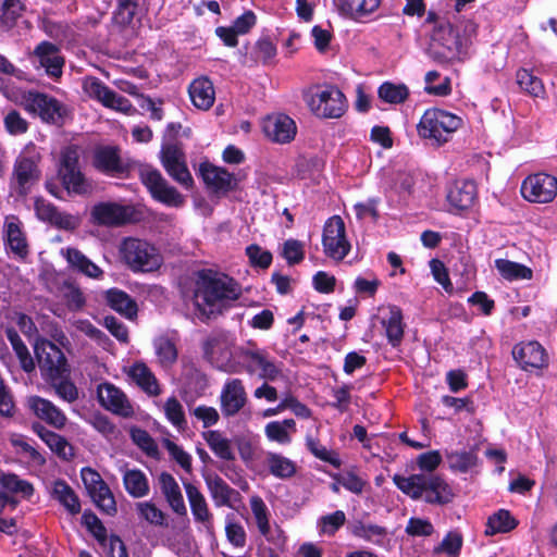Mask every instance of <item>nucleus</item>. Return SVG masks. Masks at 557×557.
I'll return each instance as SVG.
<instances>
[{
  "instance_id": "nucleus-1",
  "label": "nucleus",
  "mask_w": 557,
  "mask_h": 557,
  "mask_svg": "<svg viewBox=\"0 0 557 557\" xmlns=\"http://www.w3.org/2000/svg\"><path fill=\"white\" fill-rule=\"evenodd\" d=\"M395 485L413 500H423L430 505L444 506L454 498L449 484L436 473H414L409 476L395 474Z\"/></svg>"
},
{
  "instance_id": "nucleus-2",
  "label": "nucleus",
  "mask_w": 557,
  "mask_h": 557,
  "mask_svg": "<svg viewBox=\"0 0 557 557\" xmlns=\"http://www.w3.org/2000/svg\"><path fill=\"white\" fill-rule=\"evenodd\" d=\"M242 294L239 285L225 274H202L195 292L196 306L209 319L214 307L225 301H234Z\"/></svg>"
},
{
  "instance_id": "nucleus-3",
  "label": "nucleus",
  "mask_w": 557,
  "mask_h": 557,
  "mask_svg": "<svg viewBox=\"0 0 557 557\" xmlns=\"http://www.w3.org/2000/svg\"><path fill=\"white\" fill-rule=\"evenodd\" d=\"M121 260L133 272L157 271L163 263L159 250L144 239L127 237L122 240L119 247Z\"/></svg>"
},
{
  "instance_id": "nucleus-4",
  "label": "nucleus",
  "mask_w": 557,
  "mask_h": 557,
  "mask_svg": "<svg viewBox=\"0 0 557 557\" xmlns=\"http://www.w3.org/2000/svg\"><path fill=\"white\" fill-rule=\"evenodd\" d=\"M428 54L438 64L461 60V40L448 21H442L434 26Z\"/></svg>"
},
{
  "instance_id": "nucleus-5",
  "label": "nucleus",
  "mask_w": 557,
  "mask_h": 557,
  "mask_svg": "<svg viewBox=\"0 0 557 557\" xmlns=\"http://www.w3.org/2000/svg\"><path fill=\"white\" fill-rule=\"evenodd\" d=\"M304 99L313 114L324 119H338L347 109L345 95L335 86H315L304 94Z\"/></svg>"
},
{
  "instance_id": "nucleus-6",
  "label": "nucleus",
  "mask_w": 557,
  "mask_h": 557,
  "mask_svg": "<svg viewBox=\"0 0 557 557\" xmlns=\"http://www.w3.org/2000/svg\"><path fill=\"white\" fill-rule=\"evenodd\" d=\"M462 125V119L448 111L432 108L426 110L418 124V134L437 145L448 141L449 136Z\"/></svg>"
},
{
  "instance_id": "nucleus-7",
  "label": "nucleus",
  "mask_w": 557,
  "mask_h": 557,
  "mask_svg": "<svg viewBox=\"0 0 557 557\" xmlns=\"http://www.w3.org/2000/svg\"><path fill=\"white\" fill-rule=\"evenodd\" d=\"M35 354L45 380H59L69 374L63 351L52 342L41 338L35 344Z\"/></svg>"
},
{
  "instance_id": "nucleus-8",
  "label": "nucleus",
  "mask_w": 557,
  "mask_h": 557,
  "mask_svg": "<svg viewBox=\"0 0 557 557\" xmlns=\"http://www.w3.org/2000/svg\"><path fill=\"white\" fill-rule=\"evenodd\" d=\"M322 246L325 256L335 261H342L350 251L345 223L339 215H333L325 222Z\"/></svg>"
},
{
  "instance_id": "nucleus-9",
  "label": "nucleus",
  "mask_w": 557,
  "mask_h": 557,
  "mask_svg": "<svg viewBox=\"0 0 557 557\" xmlns=\"http://www.w3.org/2000/svg\"><path fill=\"white\" fill-rule=\"evenodd\" d=\"M238 357L243 360L244 369L249 375L257 374L264 381H276L283 376L280 364L262 349L240 348Z\"/></svg>"
},
{
  "instance_id": "nucleus-10",
  "label": "nucleus",
  "mask_w": 557,
  "mask_h": 557,
  "mask_svg": "<svg viewBox=\"0 0 557 557\" xmlns=\"http://www.w3.org/2000/svg\"><path fill=\"white\" fill-rule=\"evenodd\" d=\"M139 176L153 199L169 207L177 208L183 206L184 197L175 187L169 185L160 171L150 166H145L140 170Z\"/></svg>"
},
{
  "instance_id": "nucleus-11",
  "label": "nucleus",
  "mask_w": 557,
  "mask_h": 557,
  "mask_svg": "<svg viewBox=\"0 0 557 557\" xmlns=\"http://www.w3.org/2000/svg\"><path fill=\"white\" fill-rule=\"evenodd\" d=\"M81 476L96 506L109 516L117 511L115 498L100 474L91 468H83Z\"/></svg>"
},
{
  "instance_id": "nucleus-12",
  "label": "nucleus",
  "mask_w": 557,
  "mask_h": 557,
  "mask_svg": "<svg viewBox=\"0 0 557 557\" xmlns=\"http://www.w3.org/2000/svg\"><path fill=\"white\" fill-rule=\"evenodd\" d=\"M83 89L88 97L99 101L106 108L123 113L135 111V108L127 98L110 89L97 77H85L83 81Z\"/></svg>"
},
{
  "instance_id": "nucleus-13",
  "label": "nucleus",
  "mask_w": 557,
  "mask_h": 557,
  "mask_svg": "<svg viewBox=\"0 0 557 557\" xmlns=\"http://www.w3.org/2000/svg\"><path fill=\"white\" fill-rule=\"evenodd\" d=\"M521 194L530 202H552L557 196V177L546 173L529 175L522 182Z\"/></svg>"
},
{
  "instance_id": "nucleus-14",
  "label": "nucleus",
  "mask_w": 557,
  "mask_h": 557,
  "mask_svg": "<svg viewBox=\"0 0 557 557\" xmlns=\"http://www.w3.org/2000/svg\"><path fill=\"white\" fill-rule=\"evenodd\" d=\"M90 216L97 225L122 226L135 220V209L133 206L117 202H99L91 208Z\"/></svg>"
},
{
  "instance_id": "nucleus-15",
  "label": "nucleus",
  "mask_w": 557,
  "mask_h": 557,
  "mask_svg": "<svg viewBox=\"0 0 557 557\" xmlns=\"http://www.w3.org/2000/svg\"><path fill=\"white\" fill-rule=\"evenodd\" d=\"M160 153L162 165L168 174L184 187H191L193 177L187 169L182 148L177 144H164Z\"/></svg>"
},
{
  "instance_id": "nucleus-16",
  "label": "nucleus",
  "mask_w": 557,
  "mask_h": 557,
  "mask_svg": "<svg viewBox=\"0 0 557 557\" xmlns=\"http://www.w3.org/2000/svg\"><path fill=\"white\" fill-rule=\"evenodd\" d=\"M97 397L99 404L104 409L117 416L131 418L134 414V408L125 393L112 383L104 382L99 384Z\"/></svg>"
},
{
  "instance_id": "nucleus-17",
  "label": "nucleus",
  "mask_w": 557,
  "mask_h": 557,
  "mask_svg": "<svg viewBox=\"0 0 557 557\" xmlns=\"http://www.w3.org/2000/svg\"><path fill=\"white\" fill-rule=\"evenodd\" d=\"M248 401V396L240 379H228L220 394V409L225 418L236 416Z\"/></svg>"
},
{
  "instance_id": "nucleus-18",
  "label": "nucleus",
  "mask_w": 557,
  "mask_h": 557,
  "mask_svg": "<svg viewBox=\"0 0 557 557\" xmlns=\"http://www.w3.org/2000/svg\"><path fill=\"white\" fill-rule=\"evenodd\" d=\"M27 106L42 121L52 124H59L66 113L65 107L59 100L41 92H29Z\"/></svg>"
},
{
  "instance_id": "nucleus-19",
  "label": "nucleus",
  "mask_w": 557,
  "mask_h": 557,
  "mask_svg": "<svg viewBox=\"0 0 557 557\" xmlns=\"http://www.w3.org/2000/svg\"><path fill=\"white\" fill-rule=\"evenodd\" d=\"M32 58L38 66L45 69L48 76L58 78L62 75L64 58L57 45L50 41H41L34 49Z\"/></svg>"
},
{
  "instance_id": "nucleus-20",
  "label": "nucleus",
  "mask_w": 557,
  "mask_h": 557,
  "mask_svg": "<svg viewBox=\"0 0 557 557\" xmlns=\"http://www.w3.org/2000/svg\"><path fill=\"white\" fill-rule=\"evenodd\" d=\"M264 135L272 141L286 144L294 139L297 127L293 119L286 114H273L263 120Z\"/></svg>"
},
{
  "instance_id": "nucleus-21",
  "label": "nucleus",
  "mask_w": 557,
  "mask_h": 557,
  "mask_svg": "<svg viewBox=\"0 0 557 557\" xmlns=\"http://www.w3.org/2000/svg\"><path fill=\"white\" fill-rule=\"evenodd\" d=\"M193 517L196 522L201 523L207 532H213V515L205 495L190 482H183Z\"/></svg>"
},
{
  "instance_id": "nucleus-22",
  "label": "nucleus",
  "mask_w": 557,
  "mask_h": 557,
  "mask_svg": "<svg viewBox=\"0 0 557 557\" xmlns=\"http://www.w3.org/2000/svg\"><path fill=\"white\" fill-rule=\"evenodd\" d=\"M512 356L524 370L539 369L547 363L546 351L537 342L517 344L512 349Z\"/></svg>"
},
{
  "instance_id": "nucleus-23",
  "label": "nucleus",
  "mask_w": 557,
  "mask_h": 557,
  "mask_svg": "<svg viewBox=\"0 0 557 557\" xmlns=\"http://www.w3.org/2000/svg\"><path fill=\"white\" fill-rule=\"evenodd\" d=\"M40 173L36 162L27 157L21 156L14 166V182L12 188L16 194L23 196L39 180Z\"/></svg>"
},
{
  "instance_id": "nucleus-24",
  "label": "nucleus",
  "mask_w": 557,
  "mask_h": 557,
  "mask_svg": "<svg viewBox=\"0 0 557 557\" xmlns=\"http://www.w3.org/2000/svg\"><path fill=\"white\" fill-rule=\"evenodd\" d=\"M27 406L33 413L47 424L62 429L66 423V416L52 401L40 396H30Z\"/></svg>"
},
{
  "instance_id": "nucleus-25",
  "label": "nucleus",
  "mask_w": 557,
  "mask_h": 557,
  "mask_svg": "<svg viewBox=\"0 0 557 557\" xmlns=\"http://www.w3.org/2000/svg\"><path fill=\"white\" fill-rule=\"evenodd\" d=\"M200 175L206 185L215 191H230L236 187V181L225 169L203 162L199 166Z\"/></svg>"
},
{
  "instance_id": "nucleus-26",
  "label": "nucleus",
  "mask_w": 557,
  "mask_h": 557,
  "mask_svg": "<svg viewBox=\"0 0 557 557\" xmlns=\"http://www.w3.org/2000/svg\"><path fill=\"white\" fill-rule=\"evenodd\" d=\"M334 10L344 18L359 21L372 14L380 0H332Z\"/></svg>"
},
{
  "instance_id": "nucleus-27",
  "label": "nucleus",
  "mask_w": 557,
  "mask_h": 557,
  "mask_svg": "<svg viewBox=\"0 0 557 557\" xmlns=\"http://www.w3.org/2000/svg\"><path fill=\"white\" fill-rule=\"evenodd\" d=\"M116 147H100L95 151L94 165L102 173L109 175H122L127 171V166L121 160Z\"/></svg>"
},
{
  "instance_id": "nucleus-28",
  "label": "nucleus",
  "mask_w": 557,
  "mask_h": 557,
  "mask_svg": "<svg viewBox=\"0 0 557 557\" xmlns=\"http://www.w3.org/2000/svg\"><path fill=\"white\" fill-rule=\"evenodd\" d=\"M476 199V185L470 180L456 181L448 190L447 200L457 210L469 209Z\"/></svg>"
},
{
  "instance_id": "nucleus-29",
  "label": "nucleus",
  "mask_w": 557,
  "mask_h": 557,
  "mask_svg": "<svg viewBox=\"0 0 557 557\" xmlns=\"http://www.w3.org/2000/svg\"><path fill=\"white\" fill-rule=\"evenodd\" d=\"M159 483L161 492L172 510L180 516H185L187 508L181 487L174 476L171 473L162 472L159 475Z\"/></svg>"
},
{
  "instance_id": "nucleus-30",
  "label": "nucleus",
  "mask_w": 557,
  "mask_h": 557,
  "mask_svg": "<svg viewBox=\"0 0 557 557\" xmlns=\"http://www.w3.org/2000/svg\"><path fill=\"white\" fill-rule=\"evenodd\" d=\"M62 255L66 259L70 267L90 278L100 280L103 276V271L100 267L94 263L87 256H85L77 248L69 247L62 249Z\"/></svg>"
},
{
  "instance_id": "nucleus-31",
  "label": "nucleus",
  "mask_w": 557,
  "mask_h": 557,
  "mask_svg": "<svg viewBox=\"0 0 557 557\" xmlns=\"http://www.w3.org/2000/svg\"><path fill=\"white\" fill-rule=\"evenodd\" d=\"M193 104L200 110H209L215 100L213 83L207 77L195 79L188 88Z\"/></svg>"
},
{
  "instance_id": "nucleus-32",
  "label": "nucleus",
  "mask_w": 557,
  "mask_h": 557,
  "mask_svg": "<svg viewBox=\"0 0 557 557\" xmlns=\"http://www.w3.org/2000/svg\"><path fill=\"white\" fill-rule=\"evenodd\" d=\"M5 227L9 251L18 259H25L28 255V244L21 222L14 216L7 218Z\"/></svg>"
},
{
  "instance_id": "nucleus-33",
  "label": "nucleus",
  "mask_w": 557,
  "mask_h": 557,
  "mask_svg": "<svg viewBox=\"0 0 557 557\" xmlns=\"http://www.w3.org/2000/svg\"><path fill=\"white\" fill-rule=\"evenodd\" d=\"M107 305L126 319L133 320L137 317L138 307L136 301L124 290L110 288L106 292Z\"/></svg>"
},
{
  "instance_id": "nucleus-34",
  "label": "nucleus",
  "mask_w": 557,
  "mask_h": 557,
  "mask_svg": "<svg viewBox=\"0 0 557 557\" xmlns=\"http://www.w3.org/2000/svg\"><path fill=\"white\" fill-rule=\"evenodd\" d=\"M228 339L224 333L213 334L202 343L203 358L220 370H225L223 362L216 357L218 352L230 356Z\"/></svg>"
},
{
  "instance_id": "nucleus-35",
  "label": "nucleus",
  "mask_w": 557,
  "mask_h": 557,
  "mask_svg": "<svg viewBox=\"0 0 557 557\" xmlns=\"http://www.w3.org/2000/svg\"><path fill=\"white\" fill-rule=\"evenodd\" d=\"M128 376L146 393L152 396L160 394L158 381L144 362H135L127 372Z\"/></svg>"
},
{
  "instance_id": "nucleus-36",
  "label": "nucleus",
  "mask_w": 557,
  "mask_h": 557,
  "mask_svg": "<svg viewBox=\"0 0 557 557\" xmlns=\"http://www.w3.org/2000/svg\"><path fill=\"white\" fill-rule=\"evenodd\" d=\"M385 327V334L388 343L393 347H397L404 337V323L403 312L397 306L389 307V315L387 319L382 320Z\"/></svg>"
},
{
  "instance_id": "nucleus-37",
  "label": "nucleus",
  "mask_w": 557,
  "mask_h": 557,
  "mask_svg": "<svg viewBox=\"0 0 557 557\" xmlns=\"http://www.w3.org/2000/svg\"><path fill=\"white\" fill-rule=\"evenodd\" d=\"M52 496L57 499L71 515L81 511V503L74 490L63 480L55 481L52 488Z\"/></svg>"
},
{
  "instance_id": "nucleus-38",
  "label": "nucleus",
  "mask_w": 557,
  "mask_h": 557,
  "mask_svg": "<svg viewBox=\"0 0 557 557\" xmlns=\"http://www.w3.org/2000/svg\"><path fill=\"white\" fill-rule=\"evenodd\" d=\"M202 436L216 457L226 461L235 459L231 441L223 436L220 431H207L203 432Z\"/></svg>"
},
{
  "instance_id": "nucleus-39",
  "label": "nucleus",
  "mask_w": 557,
  "mask_h": 557,
  "mask_svg": "<svg viewBox=\"0 0 557 557\" xmlns=\"http://www.w3.org/2000/svg\"><path fill=\"white\" fill-rule=\"evenodd\" d=\"M123 484L126 492L135 498L144 497L149 493L148 479L146 474L138 469L125 470Z\"/></svg>"
},
{
  "instance_id": "nucleus-40",
  "label": "nucleus",
  "mask_w": 557,
  "mask_h": 557,
  "mask_svg": "<svg viewBox=\"0 0 557 557\" xmlns=\"http://www.w3.org/2000/svg\"><path fill=\"white\" fill-rule=\"evenodd\" d=\"M265 463L270 473L278 479H289L296 473V463L281 454L268 453Z\"/></svg>"
},
{
  "instance_id": "nucleus-41",
  "label": "nucleus",
  "mask_w": 557,
  "mask_h": 557,
  "mask_svg": "<svg viewBox=\"0 0 557 557\" xmlns=\"http://www.w3.org/2000/svg\"><path fill=\"white\" fill-rule=\"evenodd\" d=\"M518 525V521L506 509H499L491 515L486 522L485 534L495 535L497 533H507Z\"/></svg>"
},
{
  "instance_id": "nucleus-42",
  "label": "nucleus",
  "mask_w": 557,
  "mask_h": 557,
  "mask_svg": "<svg viewBox=\"0 0 557 557\" xmlns=\"http://www.w3.org/2000/svg\"><path fill=\"white\" fill-rule=\"evenodd\" d=\"M495 268L508 281L531 280L533 272L530 268L507 259H496Z\"/></svg>"
},
{
  "instance_id": "nucleus-43",
  "label": "nucleus",
  "mask_w": 557,
  "mask_h": 557,
  "mask_svg": "<svg viewBox=\"0 0 557 557\" xmlns=\"http://www.w3.org/2000/svg\"><path fill=\"white\" fill-rule=\"evenodd\" d=\"M153 348L159 363L163 368L172 367L178 357V351L175 343L166 337L160 336L153 341Z\"/></svg>"
},
{
  "instance_id": "nucleus-44",
  "label": "nucleus",
  "mask_w": 557,
  "mask_h": 557,
  "mask_svg": "<svg viewBox=\"0 0 557 557\" xmlns=\"http://www.w3.org/2000/svg\"><path fill=\"white\" fill-rule=\"evenodd\" d=\"M350 532L354 536L363 539L374 544H382L383 539L386 536V529L376 524H364L361 521H356L350 527Z\"/></svg>"
},
{
  "instance_id": "nucleus-45",
  "label": "nucleus",
  "mask_w": 557,
  "mask_h": 557,
  "mask_svg": "<svg viewBox=\"0 0 557 557\" xmlns=\"http://www.w3.org/2000/svg\"><path fill=\"white\" fill-rule=\"evenodd\" d=\"M5 333L20 360L21 367L24 371L32 372L35 369V362L28 351V348L14 329H7Z\"/></svg>"
},
{
  "instance_id": "nucleus-46",
  "label": "nucleus",
  "mask_w": 557,
  "mask_h": 557,
  "mask_svg": "<svg viewBox=\"0 0 557 557\" xmlns=\"http://www.w3.org/2000/svg\"><path fill=\"white\" fill-rule=\"evenodd\" d=\"M250 508L255 517L259 532L269 539L271 527L269 521V509L260 496L250 498Z\"/></svg>"
},
{
  "instance_id": "nucleus-47",
  "label": "nucleus",
  "mask_w": 557,
  "mask_h": 557,
  "mask_svg": "<svg viewBox=\"0 0 557 557\" xmlns=\"http://www.w3.org/2000/svg\"><path fill=\"white\" fill-rule=\"evenodd\" d=\"M517 83L523 91L533 97H543L545 95V88L541 78L525 69L518 70Z\"/></svg>"
},
{
  "instance_id": "nucleus-48",
  "label": "nucleus",
  "mask_w": 557,
  "mask_h": 557,
  "mask_svg": "<svg viewBox=\"0 0 557 557\" xmlns=\"http://www.w3.org/2000/svg\"><path fill=\"white\" fill-rule=\"evenodd\" d=\"M463 544V537L458 531H449L442 542L433 548V554H446L449 557H458Z\"/></svg>"
},
{
  "instance_id": "nucleus-49",
  "label": "nucleus",
  "mask_w": 557,
  "mask_h": 557,
  "mask_svg": "<svg viewBox=\"0 0 557 557\" xmlns=\"http://www.w3.org/2000/svg\"><path fill=\"white\" fill-rule=\"evenodd\" d=\"M2 490L22 498H29L34 493V487L28 481L13 473L2 474Z\"/></svg>"
},
{
  "instance_id": "nucleus-50",
  "label": "nucleus",
  "mask_w": 557,
  "mask_h": 557,
  "mask_svg": "<svg viewBox=\"0 0 557 557\" xmlns=\"http://www.w3.org/2000/svg\"><path fill=\"white\" fill-rule=\"evenodd\" d=\"M379 97L387 103H401L408 96L409 90L404 84L383 83L377 90Z\"/></svg>"
},
{
  "instance_id": "nucleus-51",
  "label": "nucleus",
  "mask_w": 557,
  "mask_h": 557,
  "mask_svg": "<svg viewBox=\"0 0 557 557\" xmlns=\"http://www.w3.org/2000/svg\"><path fill=\"white\" fill-rule=\"evenodd\" d=\"M62 296L70 311H81L86 305L83 290L74 283L65 282L63 284Z\"/></svg>"
},
{
  "instance_id": "nucleus-52",
  "label": "nucleus",
  "mask_w": 557,
  "mask_h": 557,
  "mask_svg": "<svg viewBox=\"0 0 557 557\" xmlns=\"http://www.w3.org/2000/svg\"><path fill=\"white\" fill-rule=\"evenodd\" d=\"M211 496L216 506H228L235 491L220 476H215L209 483Z\"/></svg>"
},
{
  "instance_id": "nucleus-53",
  "label": "nucleus",
  "mask_w": 557,
  "mask_h": 557,
  "mask_svg": "<svg viewBox=\"0 0 557 557\" xmlns=\"http://www.w3.org/2000/svg\"><path fill=\"white\" fill-rule=\"evenodd\" d=\"M46 436L48 437L45 438L44 442L60 458L64 460H70L75 456L73 446L66 441L65 437L61 436L55 432H52L51 434H46Z\"/></svg>"
},
{
  "instance_id": "nucleus-54",
  "label": "nucleus",
  "mask_w": 557,
  "mask_h": 557,
  "mask_svg": "<svg viewBox=\"0 0 557 557\" xmlns=\"http://www.w3.org/2000/svg\"><path fill=\"white\" fill-rule=\"evenodd\" d=\"M449 467L459 472H467L476 465L478 457L474 451H453L447 455Z\"/></svg>"
},
{
  "instance_id": "nucleus-55",
  "label": "nucleus",
  "mask_w": 557,
  "mask_h": 557,
  "mask_svg": "<svg viewBox=\"0 0 557 557\" xmlns=\"http://www.w3.org/2000/svg\"><path fill=\"white\" fill-rule=\"evenodd\" d=\"M136 510L139 517L150 524L165 525V515L151 502H140L136 504Z\"/></svg>"
},
{
  "instance_id": "nucleus-56",
  "label": "nucleus",
  "mask_w": 557,
  "mask_h": 557,
  "mask_svg": "<svg viewBox=\"0 0 557 557\" xmlns=\"http://www.w3.org/2000/svg\"><path fill=\"white\" fill-rule=\"evenodd\" d=\"M62 178L66 189L70 191H73L78 195L87 194L88 191H90V185L88 184L79 169L63 172Z\"/></svg>"
},
{
  "instance_id": "nucleus-57",
  "label": "nucleus",
  "mask_w": 557,
  "mask_h": 557,
  "mask_svg": "<svg viewBox=\"0 0 557 557\" xmlns=\"http://www.w3.org/2000/svg\"><path fill=\"white\" fill-rule=\"evenodd\" d=\"M83 523L85 527L92 533L96 540L100 543L102 547L107 546V529L100 521V519L92 512L86 510L83 513Z\"/></svg>"
},
{
  "instance_id": "nucleus-58",
  "label": "nucleus",
  "mask_w": 557,
  "mask_h": 557,
  "mask_svg": "<svg viewBox=\"0 0 557 557\" xmlns=\"http://www.w3.org/2000/svg\"><path fill=\"white\" fill-rule=\"evenodd\" d=\"M441 74L437 71H430L425 74V87L424 90L430 95H435L440 97L447 96L451 92L450 87V78L444 77L443 82L438 85H434L433 83L438 79Z\"/></svg>"
},
{
  "instance_id": "nucleus-59",
  "label": "nucleus",
  "mask_w": 557,
  "mask_h": 557,
  "mask_svg": "<svg viewBox=\"0 0 557 557\" xmlns=\"http://www.w3.org/2000/svg\"><path fill=\"white\" fill-rule=\"evenodd\" d=\"M138 0H119L114 20L120 25H129L137 12Z\"/></svg>"
},
{
  "instance_id": "nucleus-60",
  "label": "nucleus",
  "mask_w": 557,
  "mask_h": 557,
  "mask_svg": "<svg viewBox=\"0 0 557 557\" xmlns=\"http://www.w3.org/2000/svg\"><path fill=\"white\" fill-rule=\"evenodd\" d=\"M54 388L55 394L67 403H73L78 398L77 387L71 381L63 376L59 380H46Z\"/></svg>"
},
{
  "instance_id": "nucleus-61",
  "label": "nucleus",
  "mask_w": 557,
  "mask_h": 557,
  "mask_svg": "<svg viewBox=\"0 0 557 557\" xmlns=\"http://www.w3.org/2000/svg\"><path fill=\"white\" fill-rule=\"evenodd\" d=\"M225 535L227 541L236 548H244L247 535L244 527L239 522H235L227 518L225 524Z\"/></svg>"
},
{
  "instance_id": "nucleus-62",
  "label": "nucleus",
  "mask_w": 557,
  "mask_h": 557,
  "mask_svg": "<svg viewBox=\"0 0 557 557\" xmlns=\"http://www.w3.org/2000/svg\"><path fill=\"white\" fill-rule=\"evenodd\" d=\"M166 418L178 429H184L186 425L183 406L175 397H170L164 405Z\"/></svg>"
},
{
  "instance_id": "nucleus-63",
  "label": "nucleus",
  "mask_w": 557,
  "mask_h": 557,
  "mask_svg": "<svg viewBox=\"0 0 557 557\" xmlns=\"http://www.w3.org/2000/svg\"><path fill=\"white\" fill-rule=\"evenodd\" d=\"M282 256L289 265L301 262L305 258L304 244L297 239H287L283 245Z\"/></svg>"
},
{
  "instance_id": "nucleus-64",
  "label": "nucleus",
  "mask_w": 557,
  "mask_h": 557,
  "mask_svg": "<svg viewBox=\"0 0 557 557\" xmlns=\"http://www.w3.org/2000/svg\"><path fill=\"white\" fill-rule=\"evenodd\" d=\"M334 479L344 486L347 491L354 493V494H361L367 481L362 478L358 476L352 471H347L342 474H337L334 476Z\"/></svg>"
}]
</instances>
